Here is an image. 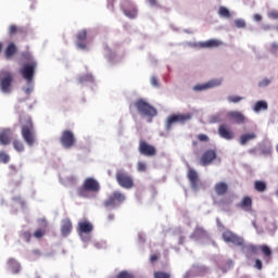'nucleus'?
Returning a JSON list of instances; mask_svg holds the SVG:
<instances>
[{"label": "nucleus", "mask_w": 278, "mask_h": 278, "mask_svg": "<svg viewBox=\"0 0 278 278\" xmlns=\"http://www.w3.org/2000/svg\"><path fill=\"white\" fill-rule=\"evenodd\" d=\"M20 125L24 142H26L28 147H34V143L36 142V130L34 129V122L31 121V117L28 115H21Z\"/></svg>", "instance_id": "obj_1"}, {"label": "nucleus", "mask_w": 278, "mask_h": 278, "mask_svg": "<svg viewBox=\"0 0 278 278\" xmlns=\"http://www.w3.org/2000/svg\"><path fill=\"white\" fill-rule=\"evenodd\" d=\"M100 191L101 184H99V180L92 177H87L81 186L76 189V194L80 199H90L91 194H99Z\"/></svg>", "instance_id": "obj_2"}, {"label": "nucleus", "mask_w": 278, "mask_h": 278, "mask_svg": "<svg viewBox=\"0 0 278 278\" xmlns=\"http://www.w3.org/2000/svg\"><path fill=\"white\" fill-rule=\"evenodd\" d=\"M131 108H135L140 116H146L147 118H155L157 116V109L142 98L130 104L129 110Z\"/></svg>", "instance_id": "obj_3"}, {"label": "nucleus", "mask_w": 278, "mask_h": 278, "mask_svg": "<svg viewBox=\"0 0 278 278\" xmlns=\"http://www.w3.org/2000/svg\"><path fill=\"white\" fill-rule=\"evenodd\" d=\"M13 84H14V74L8 70H2L0 72V91L3 94H11Z\"/></svg>", "instance_id": "obj_4"}, {"label": "nucleus", "mask_w": 278, "mask_h": 278, "mask_svg": "<svg viewBox=\"0 0 278 278\" xmlns=\"http://www.w3.org/2000/svg\"><path fill=\"white\" fill-rule=\"evenodd\" d=\"M192 118V114H172L167 117L165 129L166 131H170L173 129V126L176 125V123H179L180 125H184L188 123Z\"/></svg>", "instance_id": "obj_5"}, {"label": "nucleus", "mask_w": 278, "mask_h": 278, "mask_svg": "<svg viewBox=\"0 0 278 278\" xmlns=\"http://www.w3.org/2000/svg\"><path fill=\"white\" fill-rule=\"evenodd\" d=\"M125 194L121 191H115L103 202V207L106 210L110 207H118L121 203H125Z\"/></svg>", "instance_id": "obj_6"}, {"label": "nucleus", "mask_w": 278, "mask_h": 278, "mask_svg": "<svg viewBox=\"0 0 278 278\" xmlns=\"http://www.w3.org/2000/svg\"><path fill=\"white\" fill-rule=\"evenodd\" d=\"M125 194L121 191H115L103 202V207L106 210L110 207H118L121 203H125Z\"/></svg>", "instance_id": "obj_7"}, {"label": "nucleus", "mask_w": 278, "mask_h": 278, "mask_svg": "<svg viewBox=\"0 0 278 278\" xmlns=\"http://www.w3.org/2000/svg\"><path fill=\"white\" fill-rule=\"evenodd\" d=\"M222 238L227 244H233L235 247H244V239L231 230H225L222 233Z\"/></svg>", "instance_id": "obj_8"}, {"label": "nucleus", "mask_w": 278, "mask_h": 278, "mask_svg": "<svg viewBox=\"0 0 278 278\" xmlns=\"http://www.w3.org/2000/svg\"><path fill=\"white\" fill-rule=\"evenodd\" d=\"M37 66L38 63H36L35 61L24 64L23 67H21L20 70L23 79H25L28 83L34 81V75H36Z\"/></svg>", "instance_id": "obj_9"}, {"label": "nucleus", "mask_w": 278, "mask_h": 278, "mask_svg": "<svg viewBox=\"0 0 278 278\" xmlns=\"http://www.w3.org/2000/svg\"><path fill=\"white\" fill-rule=\"evenodd\" d=\"M60 142L64 149H73L77 140L75 139V134H73V131L64 130L61 135Z\"/></svg>", "instance_id": "obj_10"}, {"label": "nucleus", "mask_w": 278, "mask_h": 278, "mask_svg": "<svg viewBox=\"0 0 278 278\" xmlns=\"http://www.w3.org/2000/svg\"><path fill=\"white\" fill-rule=\"evenodd\" d=\"M139 153L141 155H146V157H153V155L157 154V150L155 149V147L149 144V142L144 141L143 139H141L139 141Z\"/></svg>", "instance_id": "obj_11"}, {"label": "nucleus", "mask_w": 278, "mask_h": 278, "mask_svg": "<svg viewBox=\"0 0 278 278\" xmlns=\"http://www.w3.org/2000/svg\"><path fill=\"white\" fill-rule=\"evenodd\" d=\"M116 181L122 188H134V178L129 176L126 173L123 172H117L116 173Z\"/></svg>", "instance_id": "obj_12"}, {"label": "nucleus", "mask_w": 278, "mask_h": 278, "mask_svg": "<svg viewBox=\"0 0 278 278\" xmlns=\"http://www.w3.org/2000/svg\"><path fill=\"white\" fill-rule=\"evenodd\" d=\"M122 10L128 18H136V16H138V9H136V5L129 0H123Z\"/></svg>", "instance_id": "obj_13"}, {"label": "nucleus", "mask_w": 278, "mask_h": 278, "mask_svg": "<svg viewBox=\"0 0 278 278\" xmlns=\"http://www.w3.org/2000/svg\"><path fill=\"white\" fill-rule=\"evenodd\" d=\"M214 160H216V150L210 149L204 151L201 155L200 164L201 166H210Z\"/></svg>", "instance_id": "obj_14"}, {"label": "nucleus", "mask_w": 278, "mask_h": 278, "mask_svg": "<svg viewBox=\"0 0 278 278\" xmlns=\"http://www.w3.org/2000/svg\"><path fill=\"white\" fill-rule=\"evenodd\" d=\"M230 123H235L236 125H244L247 117L240 111H230L227 114Z\"/></svg>", "instance_id": "obj_15"}, {"label": "nucleus", "mask_w": 278, "mask_h": 278, "mask_svg": "<svg viewBox=\"0 0 278 278\" xmlns=\"http://www.w3.org/2000/svg\"><path fill=\"white\" fill-rule=\"evenodd\" d=\"M14 136V131L10 128H2L0 130V144L2 147H8L12 142V137Z\"/></svg>", "instance_id": "obj_16"}, {"label": "nucleus", "mask_w": 278, "mask_h": 278, "mask_svg": "<svg viewBox=\"0 0 278 278\" xmlns=\"http://www.w3.org/2000/svg\"><path fill=\"white\" fill-rule=\"evenodd\" d=\"M223 84V79L220 78H214L208 80L207 83L203 85H197L193 87V90L201 91V90H208V88H216Z\"/></svg>", "instance_id": "obj_17"}, {"label": "nucleus", "mask_w": 278, "mask_h": 278, "mask_svg": "<svg viewBox=\"0 0 278 278\" xmlns=\"http://www.w3.org/2000/svg\"><path fill=\"white\" fill-rule=\"evenodd\" d=\"M218 135L220 138H224V140H233L236 135L233 134V130L229 128V125L227 124H222L218 128Z\"/></svg>", "instance_id": "obj_18"}, {"label": "nucleus", "mask_w": 278, "mask_h": 278, "mask_svg": "<svg viewBox=\"0 0 278 278\" xmlns=\"http://www.w3.org/2000/svg\"><path fill=\"white\" fill-rule=\"evenodd\" d=\"M88 38V31L86 29H83L77 33L76 35V47L78 49H81L83 51L88 49V46L86 45V39Z\"/></svg>", "instance_id": "obj_19"}, {"label": "nucleus", "mask_w": 278, "mask_h": 278, "mask_svg": "<svg viewBox=\"0 0 278 278\" xmlns=\"http://www.w3.org/2000/svg\"><path fill=\"white\" fill-rule=\"evenodd\" d=\"M198 47L200 49H218V47H223V41L218 39H210L207 41H200Z\"/></svg>", "instance_id": "obj_20"}, {"label": "nucleus", "mask_w": 278, "mask_h": 278, "mask_svg": "<svg viewBox=\"0 0 278 278\" xmlns=\"http://www.w3.org/2000/svg\"><path fill=\"white\" fill-rule=\"evenodd\" d=\"M187 177L191 184L192 190H199V174L193 168H189Z\"/></svg>", "instance_id": "obj_21"}, {"label": "nucleus", "mask_w": 278, "mask_h": 278, "mask_svg": "<svg viewBox=\"0 0 278 278\" xmlns=\"http://www.w3.org/2000/svg\"><path fill=\"white\" fill-rule=\"evenodd\" d=\"M72 231H73V222H71L70 218L63 219L61 224V236H63V238H67V236H71Z\"/></svg>", "instance_id": "obj_22"}, {"label": "nucleus", "mask_w": 278, "mask_h": 278, "mask_svg": "<svg viewBox=\"0 0 278 278\" xmlns=\"http://www.w3.org/2000/svg\"><path fill=\"white\" fill-rule=\"evenodd\" d=\"M94 229V226H92V223L89 220H80L78 223V233L81 236V233H92V230Z\"/></svg>", "instance_id": "obj_23"}, {"label": "nucleus", "mask_w": 278, "mask_h": 278, "mask_svg": "<svg viewBox=\"0 0 278 278\" xmlns=\"http://www.w3.org/2000/svg\"><path fill=\"white\" fill-rule=\"evenodd\" d=\"M191 238L192 240H207V238H210V233H207L203 227L198 226L193 230Z\"/></svg>", "instance_id": "obj_24"}, {"label": "nucleus", "mask_w": 278, "mask_h": 278, "mask_svg": "<svg viewBox=\"0 0 278 278\" xmlns=\"http://www.w3.org/2000/svg\"><path fill=\"white\" fill-rule=\"evenodd\" d=\"M17 52L18 48L16 47V43L10 42L4 50V56L7 60H12V58H14Z\"/></svg>", "instance_id": "obj_25"}, {"label": "nucleus", "mask_w": 278, "mask_h": 278, "mask_svg": "<svg viewBox=\"0 0 278 278\" xmlns=\"http://www.w3.org/2000/svg\"><path fill=\"white\" fill-rule=\"evenodd\" d=\"M242 247V253H244V255L247 257H251V255H257V247L253 245V244H244V240H243V245H239Z\"/></svg>", "instance_id": "obj_26"}, {"label": "nucleus", "mask_w": 278, "mask_h": 278, "mask_svg": "<svg viewBox=\"0 0 278 278\" xmlns=\"http://www.w3.org/2000/svg\"><path fill=\"white\" fill-rule=\"evenodd\" d=\"M239 207H241L245 212H251V207H253V200L251 199V197L249 195L243 197V199L239 204Z\"/></svg>", "instance_id": "obj_27"}, {"label": "nucleus", "mask_w": 278, "mask_h": 278, "mask_svg": "<svg viewBox=\"0 0 278 278\" xmlns=\"http://www.w3.org/2000/svg\"><path fill=\"white\" fill-rule=\"evenodd\" d=\"M256 138H257V135H255V132L244 134L240 136L239 142L240 144L244 146L247 144V142L251 140H255Z\"/></svg>", "instance_id": "obj_28"}, {"label": "nucleus", "mask_w": 278, "mask_h": 278, "mask_svg": "<svg viewBox=\"0 0 278 278\" xmlns=\"http://www.w3.org/2000/svg\"><path fill=\"white\" fill-rule=\"evenodd\" d=\"M227 190H228V187H227V184L225 182H217L215 185V192L216 194H218V197H223V194H227Z\"/></svg>", "instance_id": "obj_29"}, {"label": "nucleus", "mask_w": 278, "mask_h": 278, "mask_svg": "<svg viewBox=\"0 0 278 278\" xmlns=\"http://www.w3.org/2000/svg\"><path fill=\"white\" fill-rule=\"evenodd\" d=\"M8 266L12 273H18V270H21V264H18L14 258L8 260Z\"/></svg>", "instance_id": "obj_30"}, {"label": "nucleus", "mask_w": 278, "mask_h": 278, "mask_svg": "<svg viewBox=\"0 0 278 278\" xmlns=\"http://www.w3.org/2000/svg\"><path fill=\"white\" fill-rule=\"evenodd\" d=\"M16 34H25V30L22 27H18L14 24L9 26V36H16Z\"/></svg>", "instance_id": "obj_31"}, {"label": "nucleus", "mask_w": 278, "mask_h": 278, "mask_svg": "<svg viewBox=\"0 0 278 278\" xmlns=\"http://www.w3.org/2000/svg\"><path fill=\"white\" fill-rule=\"evenodd\" d=\"M262 110H268V103L266 101H257L254 105V112H262Z\"/></svg>", "instance_id": "obj_32"}, {"label": "nucleus", "mask_w": 278, "mask_h": 278, "mask_svg": "<svg viewBox=\"0 0 278 278\" xmlns=\"http://www.w3.org/2000/svg\"><path fill=\"white\" fill-rule=\"evenodd\" d=\"M254 189L256 190V192H265V190H266V182H264L262 180H256L254 182Z\"/></svg>", "instance_id": "obj_33"}, {"label": "nucleus", "mask_w": 278, "mask_h": 278, "mask_svg": "<svg viewBox=\"0 0 278 278\" xmlns=\"http://www.w3.org/2000/svg\"><path fill=\"white\" fill-rule=\"evenodd\" d=\"M218 14L223 18H231V13L229 12V9L225 7H219Z\"/></svg>", "instance_id": "obj_34"}, {"label": "nucleus", "mask_w": 278, "mask_h": 278, "mask_svg": "<svg viewBox=\"0 0 278 278\" xmlns=\"http://www.w3.org/2000/svg\"><path fill=\"white\" fill-rule=\"evenodd\" d=\"M13 147L18 153H23V151H25V144H23V141L21 140H14Z\"/></svg>", "instance_id": "obj_35"}, {"label": "nucleus", "mask_w": 278, "mask_h": 278, "mask_svg": "<svg viewBox=\"0 0 278 278\" xmlns=\"http://www.w3.org/2000/svg\"><path fill=\"white\" fill-rule=\"evenodd\" d=\"M79 84H86L88 81H94L92 74H85L78 78Z\"/></svg>", "instance_id": "obj_36"}, {"label": "nucleus", "mask_w": 278, "mask_h": 278, "mask_svg": "<svg viewBox=\"0 0 278 278\" xmlns=\"http://www.w3.org/2000/svg\"><path fill=\"white\" fill-rule=\"evenodd\" d=\"M154 278H170L172 275L168 271L156 270L153 273Z\"/></svg>", "instance_id": "obj_37"}, {"label": "nucleus", "mask_w": 278, "mask_h": 278, "mask_svg": "<svg viewBox=\"0 0 278 278\" xmlns=\"http://www.w3.org/2000/svg\"><path fill=\"white\" fill-rule=\"evenodd\" d=\"M10 162V154L0 151V164H8Z\"/></svg>", "instance_id": "obj_38"}, {"label": "nucleus", "mask_w": 278, "mask_h": 278, "mask_svg": "<svg viewBox=\"0 0 278 278\" xmlns=\"http://www.w3.org/2000/svg\"><path fill=\"white\" fill-rule=\"evenodd\" d=\"M260 249L262 253L265 255V257H270V255H273V251L268 245H261Z\"/></svg>", "instance_id": "obj_39"}, {"label": "nucleus", "mask_w": 278, "mask_h": 278, "mask_svg": "<svg viewBox=\"0 0 278 278\" xmlns=\"http://www.w3.org/2000/svg\"><path fill=\"white\" fill-rule=\"evenodd\" d=\"M268 18H271V21H278V10H271L267 12Z\"/></svg>", "instance_id": "obj_40"}, {"label": "nucleus", "mask_w": 278, "mask_h": 278, "mask_svg": "<svg viewBox=\"0 0 278 278\" xmlns=\"http://www.w3.org/2000/svg\"><path fill=\"white\" fill-rule=\"evenodd\" d=\"M242 99H244V98H242L240 96H229L228 97L229 103H240V101H242Z\"/></svg>", "instance_id": "obj_41"}, {"label": "nucleus", "mask_w": 278, "mask_h": 278, "mask_svg": "<svg viewBox=\"0 0 278 278\" xmlns=\"http://www.w3.org/2000/svg\"><path fill=\"white\" fill-rule=\"evenodd\" d=\"M137 170H138V173H144L147 170V163L138 162L137 163Z\"/></svg>", "instance_id": "obj_42"}, {"label": "nucleus", "mask_w": 278, "mask_h": 278, "mask_svg": "<svg viewBox=\"0 0 278 278\" xmlns=\"http://www.w3.org/2000/svg\"><path fill=\"white\" fill-rule=\"evenodd\" d=\"M235 25L236 27H238V29L247 27V23L244 22V20H235Z\"/></svg>", "instance_id": "obj_43"}, {"label": "nucleus", "mask_w": 278, "mask_h": 278, "mask_svg": "<svg viewBox=\"0 0 278 278\" xmlns=\"http://www.w3.org/2000/svg\"><path fill=\"white\" fill-rule=\"evenodd\" d=\"M18 174V168L15 167V165H10L9 166V175L10 177H14V175Z\"/></svg>", "instance_id": "obj_44"}, {"label": "nucleus", "mask_w": 278, "mask_h": 278, "mask_svg": "<svg viewBox=\"0 0 278 278\" xmlns=\"http://www.w3.org/2000/svg\"><path fill=\"white\" fill-rule=\"evenodd\" d=\"M45 233H47L45 230L42 229H37L34 232V238H37V240H40V238H42L45 236Z\"/></svg>", "instance_id": "obj_45"}, {"label": "nucleus", "mask_w": 278, "mask_h": 278, "mask_svg": "<svg viewBox=\"0 0 278 278\" xmlns=\"http://www.w3.org/2000/svg\"><path fill=\"white\" fill-rule=\"evenodd\" d=\"M198 140L200 142H210V137H207V135L200 134V135H198Z\"/></svg>", "instance_id": "obj_46"}, {"label": "nucleus", "mask_w": 278, "mask_h": 278, "mask_svg": "<svg viewBox=\"0 0 278 278\" xmlns=\"http://www.w3.org/2000/svg\"><path fill=\"white\" fill-rule=\"evenodd\" d=\"M116 278H134V275L127 273V271H121Z\"/></svg>", "instance_id": "obj_47"}, {"label": "nucleus", "mask_w": 278, "mask_h": 278, "mask_svg": "<svg viewBox=\"0 0 278 278\" xmlns=\"http://www.w3.org/2000/svg\"><path fill=\"white\" fill-rule=\"evenodd\" d=\"M22 237L24 238V240H26V242H30L31 241V232H29V231H24L22 233Z\"/></svg>", "instance_id": "obj_48"}, {"label": "nucleus", "mask_w": 278, "mask_h": 278, "mask_svg": "<svg viewBox=\"0 0 278 278\" xmlns=\"http://www.w3.org/2000/svg\"><path fill=\"white\" fill-rule=\"evenodd\" d=\"M270 84V79L265 78L262 81L258 83L260 88H266Z\"/></svg>", "instance_id": "obj_49"}, {"label": "nucleus", "mask_w": 278, "mask_h": 278, "mask_svg": "<svg viewBox=\"0 0 278 278\" xmlns=\"http://www.w3.org/2000/svg\"><path fill=\"white\" fill-rule=\"evenodd\" d=\"M151 85L154 86V88H157L160 86V81L157 80V77L152 76L151 79Z\"/></svg>", "instance_id": "obj_50"}, {"label": "nucleus", "mask_w": 278, "mask_h": 278, "mask_svg": "<svg viewBox=\"0 0 278 278\" xmlns=\"http://www.w3.org/2000/svg\"><path fill=\"white\" fill-rule=\"evenodd\" d=\"M262 261L260 258H256L254 267L257 268V270H262Z\"/></svg>", "instance_id": "obj_51"}, {"label": "nucleus", "mask_w": 278, "mask_h": 278, "mask_svg": "<svg viewBox=\"0 0 278 278\" xmlns=\"http://www.w3.org/2000/svg\"><path fill=\"white\" fill-rule=\"evenodd\" d=\"M67 179L72 186H75L77 184V178H75V176H71Z\"/></svg>", "instance_id": "obj_52"}, {"label": "nucleus", "mask_w": 278, "mask_h": 278, "mask_svg": "<svg viewBox=\"0 0 278 278\" xmlns=\"http://www.w3.org/2000/svg\"><path fill=\"white\" fill-rule=\"evenodd\" d=\"M160 260V256L157 254H152L150 256V262L153 264V262H157Z\"/></svg>", "instance_id": "obj_53"}, {"label": "nucleus", "mask_w": 278, "mask_h": 278, "mask_svg": "<svg viewBox=\"0 0 278 278\" xmlns=\"http://www.w3.org/2000/svg\"><path fill=\"white\" fill-rule=\"evenodd\" d=\"M115 216H114V213H110L108 216H106V222L108 223H113Z\"/></svg>", "instance_id": "obj_54"}, {"label": "nucleus", "mask_w": 278, "mask_h": 278, "mask_svg": "<svg viewBox=\"0 0 278 278\" xmlns=\"http://www.w3.org/2000/svg\"><path fill=\"white\" fill-rule=\"evenodd\" d=\"M253 18H254V21H256V23H260V21H262V15L256 13V14H254Z\"/></svg>", "instance_id": "obj_55"}, {"label": "nucleus", "mask_w": 278, "mask_h": 278, "mask_svg": "<svg viewBox=\"0 0 278 278\" xmlns=\"http://www.w3.org/2000/svg\"><path fill=\"white\" fill-rule=\"evenodd\" d=\"M33 255H35V257H40V255H42V253L40 252V250H34Z\"/></svg>", "instance_id": "obj_56"}, {"label": "nucleus", "mask_w": 278, "mask_h": 278, "mask_svg": "<svg viewBox=\"0 0 278 278\" xmlns=\"http://www.w3.org/2000/svg\"><path fill=\"white\" fill-rule=\"evenodd\" d=\"M148 3H150L152 8H155V5H157V0H148Z\"/></svg>", "instance_id": "obj_57"}, {"label": "nucleus", "mask_w": 278, "mask_h": 278, "mask_svg": "<svg viewBox=\"0 0 278 278\" xmlns=\"http://www.w3.org/2000/svg\"><path fill=\"white\" fill-rule=\"evenodd\" d=\"M271 49H273L274 51H277V49H278V43H277V42L271 43Z\"/></svg>", "instance_id": "obj_58"}, {"label": "nucleus", "mask_w": 278, "mask_h": 278, "mask_svg": "<svg viewBox=\"0 0 278 278\" xmlns=\"http://www.w3.org/2000/svg\"><path fill=\"white\" fill-rule=\"evenodd\" d=\"M3 51V43L0 42V53Z\"/></svg>", "instance_id": "obj_59"}, {"label": "nucleus", "mask_w": 278, "mask_h": 278, "mask_svg": "<svg viewBox=\"0 0 278 278\" xmlns=\"http://www.w3.org/2000/svg\"><path fill=\"white\" fill-rule=\"evenodd\" d=\"M115 0H109V3H114Z\"/></svg>", "instance_id": "obj_60"}, {"label": "nucleus", "mask_w": 278, "mask_h": 278, "mask_svg": "<svg viewBox=\"0 0 278 278\" xmlns=\"http://www.w3.org/2000/svg\"><path fill=\"white\" fill-rule=\"evenodd\" d=\"M193 144L197 146V141H193Z\"/></svg>", "instance_id": "obj_61"}, {"label": "nucleus", "mask_w": 278, "mask_h": 278, "mask_svg": "<svg viewBox=\"0 0 278 278\" xmlns=\"http://www.w3.org/2000/svg\"><path fill=\"white\" fill-rule=\"evenodd\" d=\"M26 92L29 93V89H27Z\"/></svg>", "instance_id": "obj_62"}, {"label": "nucleus", "mask_w": 278, "mask_h": 278, "mask_svg": "<svg viewBox=\"0 0 278 278\" xmlns=\"http://www.w3.org/2000/svg\"><path fill=\"white\" fill-rule=\"evenodd\" d=\"M276 194H277V197H278V190H277Z\"/></svg>", "instance_id": "obj_63"}]
</instances>
